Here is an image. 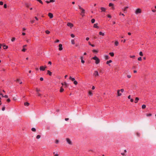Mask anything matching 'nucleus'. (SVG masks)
<instances>
[{
  "label": "nucleus",
  "instance_id": "obj_1",
  "mask_svg": "<svg viewBox=\"0 0 156 156\" xmlns=\"http://www.w3.org/2000/svg\"><path fill=\"white\" fill-rule=\"evenodd\" d=\"M92 59H93L95 61V63L96 64H99L100 62V60L96 56L92 57Z\"/></svg>",
  "mask_w": 156,
  "mask_h": 156
},
{
  "label": "nucleus",
  "instance_id": "obj_2",
  "mask_svg": "<svg viewBox=\"0 0 156 156\" xmlns=\"http://www.w3.org/2000/svg\"><path fill=\"white\" fill-rule=\"evenodd\" d=\"M79 6V8L80 9L81 11V15L82 16H84V13H85V10L82 8L80 6Z\"/></svg>",
  "mask_w": 156,
  "mask_h": 156
},
{
  "label": "nucleus",
  "instance_id": "obj_3",
  "mask_svg": "<svg viewBox=\"0 0 156 156\" xmlns=\"http://www.w3.org/2000/svg\"><path fill=\"white\" fill-rule=\"evenodd\" d=\"M66 141L67 143L69 145H72L73 143L71 140L69 138H66Z\"/></svg>",
  "mask_w": 156,
  "mask_h": 156
},
{
  "label": "nucleus",
  "instance_id": "obj_4",
  "mask_svg": "<svg viewBox=\"0 0 156 156\" xmlns=\"http://www.w3.org/2000/svg\"><path fill=\"white\" fill-rule=\"evenodd\" d=\"M142 12L141 9H140L138 8L136 9L135 11V13L136 14L141 13Z\"/></svg>",
  "mask_w": 156,
  "mask_h": 156
},
{
  "label": "nucleus",
  "instance_id": "obj_5",
  "mask_svg": "<svg viewBox=\"0 0 156 156\" xmlns=\"http://www.w3.org/2000/svg\"><path fill=\"white\" fill-rule=\"evenodd\" d=\"M94 76L96 77L99 76V74L98 71L95 70L94 71L93 74Z\"/></svg>",
  "mask_w": 156,
  "mask_h": 156
},
{
  "label": "nucleus",
  "instance_id": "obj_6",
  "mask_svg": "<svg viewBox=\"0 0 156 156\" xmlns=\"http://www.w3.org/2000/svg\"><path fill=\"white\" fill-rule=\"evenodd\" d=\"M46 68V66H41L40 67V69L41 71H44L45 70V69Z\"/></svg>",
  "mask_w": 156,
  "mask_h": 156
},
{
  "label": "nucleus",
  "instance_id": "obj_7",
  "mask_svg": "<svg viewBox=\"0 0 156 156\" xmlns=\"http://www.w3.org/2000/svg\"><path fill=\"white\" fill-rule=\"evenodd\" d=\"M67 26L71 28L73 27V24L70 23H67Z\"/></svg>",
  "mask_w": 156,
  "mask_h": 156
},
{
  "label": "nucleus",
  "instance_id": "obj_8",
  "mask_svg": "<svg viewBox=\"0 0 156 156\" xmlns=\"http://www.w3.org/2000/svg\"><path fill=\"white\" fill-rule=\"evenodd\" d=\"M62 44H59L58 45L59 48L58 49L59 51H61L62 50L63 48L62 47Z\"/></svg>",
  "mask_w": 156,
  "mask_h": 156
},
{
  "label": "nucleus",
  "instance_id": "obj_9",
  "mask_svg": "<svg viewBox=\"0 0 156 156\" xmlns=\"http://www.w3.org/2000/svg\"><path fill=\"white\" fill-rule=\"evenodd\" d=\"M62 84V86H64L65 87H68V84L66 82H64V83H61Z\"/></svg>",
  "mask_w": 156,
  "mask_h": 156
},
{
  "label": "nucleus",
  "instance_id": "obj_10",
  "mask_svg": "<svg viewBox=\"0 0 156 156\" xmlns=\"http://www.w3.org/2000/svg\"><path fill=\"white\" fill-rule=\"evenodd\" d=\"M27 46L26 45H25L23 46V49L22 50V51L23 52H25L26 50V49L25 48V47H26Z\"/></svg>",
  "mask_w": 156,
  "mask_h": 156
},
{
  "label": "nucleus",
  "instance_id": "obj_11",
  "mask_svg": "<svg viewBox=\"0 0 156 156\" xmlns=\"http://www.w3.org/2000/svg\"><path fill=\"white\" fill-rule=\"evenodd\" d=\"M48 16L50 19L52 18L53 17V15L51 13H49L48 14Z\"/></svg>",
  "mask_w": 156,
  "mask_h": 156
},
{
  "label": "nucleus",
  "instance_id": "obj_12",
  "mask_svg": "<svg viewBox=\"0 0 156 156\" xmlns=\"http://www.w3.org/2000/svg\"><path fill=\"white\" fill-rule=\"evenodd\" d=\"M117 96H119L122 95V93L120 92V90H117Z\"/></svg>",
  "mask_w": 156,
  "mask_h": 156
},
{
  "label": "nucleus",
  "instance_id": "obj_13",
  "mask_svg": "<svg viewBox=\"0 0 156 156\" xmlns=\"http://www.w3.org/2000/svg\"><path fill=\"white\" fill-rule=\"evenodd\" d=\"M83 57L82 56H80V58L81 59V62L83 64L85 62L84 61L83 59Z\"/></svg>",
  "mask_w": 156,
  "mask_h": 156
},
{
  "label": "nucleus",
  "instance_id": "obj_14",
  "mask_svg": "<svg viewBox=\"0 0 156 156\" xmlns=\"http://www.w3.org/2000/svg\"><path fill=\"white\" fill-rule=\"evenodd\" d=\"M53 154H54V156H58V152L57 151L54 152H53Z\"/></svg>",
  "mask_w": 156,
  "mask_h": 156
},
{
  "label": "nucleus",
  "instance_id": "obj_15",
  "mask_svg": "<svg viewBox=\"0 0 156 156\" xmlns=\"http://www.w3.org/2000/svg\"><path fill=\"white\" fill-rule=\"evenodd\" d=\"M101 12H105L106 11V9L104 7H101Z\"/></svg>",
  "mask_w": 156,
  "mask_h": 156
},
{
  "label": "nucleus",
  "instance_id": "obj_16",
  "mask_svg": "<svg viewBox=\"0 0 156 156\" xmlns=\"http://www.w3.org/2000/svg\"><path fill=\"white\" fill-rule=\"evenodd\" d=\"M99 34L100 35L104 36L105 35V33L102 32L101 31H100L99 32Z\"/></svg>",
  "mask_w": 156,
  "mask_h": 156
},
{
  "label": "nucleus",
  "instance_id": "obj_17",
  "mask_svg": "<svg viewBox=\"0 0 156 156\" xmlns=\"http://www.w3.org/2000/svg\"><path fill=\"white\" fill-rule=\"evenodd\" d=\"M119 44V42L117 41H116L115 42V45L116 46H117Z\"/></svg>",
  "mask_w": 156,
  "mask_h": 156
},
{
  "label": "nucleus",
  "instance_id": "obj_18",
  "mask_svg": "<svg viewBox=\"0 0 156 156\" xmlns=\"http://www.w3.org/2000/svg\"><path fill=\"white\" fill-rule=\"evenodd\" d=\"M112 62V61L111 60H109V61H107L106 62V64L109 65V66H110V65L109 64V63Z\"/></svg>",
  "mask_w": 156,
  "mask_h": 156
},
{
  "label": "nucleus",
  "instance_id": "obj_19",
  "mask_svg": "<svg viewBox=\"0 0 156 156\" xmlns=\"http://www.w3.org/2000/svg\"><path fill=\"white\" fill-rule=\"evenodd\" d=\"M94 27L95 28H98L99 27L98 26V23H95L94 24Z\"/></svg>",
  "mask_w": 156,
  "mask_h": 156
},
{
  "label": "nucleus",
  "instance_id": "obj_20",
  "mask_svg": "<svg viewBox=\"0 0 156 156\" xmlns=\"http://www.w3.org/2000/svg\"><path fill=\"white\" fill-rule=\"evenodd\" d=\"M88 95L92 96L93 95V93L90 90L88 92Z\"/></svg>",
  "mask_w": 156,
  "mask_h": 156
},
{
  "label": "nucleus",
  "instance_id": "obj_21",
  "mask_svg": "<svg viewBox=\"0 0 156 156\" xmlns=\"http://www.w3.org/2000/svg\"><path fill=\"white\" fill-rule=\"evenodd\" d=\"M69 79L70 80H71L72 81H73L75 80V79L74 78H72L71 76H70L69 77Z\"/></svg>",
  "mask_w": 156,
  "mask_h": 156
},
{
  "label": "nucleus",
  "instance_id": "obj_22",
  "mask_svg": "<svg viewBox=\"0 0 156 156\" xmlns=\"http://www.w3.org/2000/svg\"><path fill=\"white\" fill-rule=\"evenodd\" d=\"M139 98L138 97H136L135 98V103H137L138 101L139 100Z\"/></svg>",
  "mask_w": 156,
  "mask_h": 156
},
{
  "label": "nucleus",
  "instance_id": "obj_23",
  "mask_svg": "<svg viewBox=\"0 0 156 156\" xmlns=\"http://www.w3.org/2000/svg\"><path fill=\"white\" fill-rule=\"evenodd\" d=\"M47 73L48 74L49 76H51L52 75V73L49 70L47 71Z\"/></svg>",
  "mask_w": 156,
  "mask_h": 156
},
{
  "label": "nucleus",
  "instance_id": "obj_24",
  "mask_svg": "<svg viewBox=\"0 0 156 156\" xmlns=\"http://www.w3.org/2000/svg\"><path fill=\"white\" fill-rule=\"evenodd\" d=\"M71 42L72 44H75V41L74 39H72L71 41Z\"/></svg>",
  "mask_w": 156,
  "mask_h": 156
},
{
  "label": "nucleus",
  "instance_id": "obj_25",
  "mask_svg": "<svg viewBox=\"0 0 156 156\" xmlns=\"http://www.w3.org/2000/svg\"><path fill=\"white\" fill-rule=\"evenodd\" d=\"M109 54L112 57H113L114 56V53L113 52L109 53Z\"/></svg>",
  "mask_w": 156,
  "mask_h": 156
},
{
  "label": "nucleus",
  "instance_id": "obj_26",
  "mask_svg": "<svg viewBox=\"0 0 156 156\" xmlns=\"http://www.w3.org/2000/svg\"><path fill=\"white\" fill-rule=\"evenodd\" d=\"M24 105L26 106H28L29 105V103L27 102H26L24 103Z\"/></svg>",
  "mask_w": 156,
  "mask_h": 156
},
{
  "label": "nucleus",
  "instance_id": "obj_27",
  "mask_svg": "<svg viewBox=\"0 0 156 156\" xmlns=\"http://www.w3.org/2000/svg\"><path fill=\"white\" fill-rule=\"evenodd\" d=\"M16 81L17 82H18V83H20V84H21L22 83V81H20V80L19 79H17L16 80Z\"/></svg>",
  "mask_w": 156,
  "mask_h": 156
},
{
  "label": "nucleus",
  "instance_id": "obj_28",
  "mask_svg": "<svg viewBox=\"0 0 156 156\" xmlns=\"http://www.w3.org/2000/svg\"><path fill=\"white\" fill-rule=\"evenodd\" d=\"M3 47L4 49H7L8 48V46H6L5 45H3Z\"/></svg>",
  "mask_w": 156,
  "mask_h": 156
},
{
  "label": "nucleus",
  "instance_id": "obj_29",
  "mask_svg": "<svg viewBox=\"0 0 156 156\" xmlns=\"http://www.w3.org/2000/svg\"><path fill=\"white\" fill-rule=\"evenodd\" d=\"M64 90V89L63 88H62V87H61L60 88V92H62Z\"/></svg>",
  "mask_w": 156,
  "mask_h": 156
},
{
  "label": "nucleus",
  "instance_id": "obj_30",
  "mask_svg": "<svg viewBox=\"0 0 156 156\" xmlns=\"http://www.w3.org/2000/svg\"><path fill=\"white\" fill-rule=\"evenodd\" d=\"M95 20L94 19H92L91 20V22L92 23H93L95 22Z\"/></svg>",
  "mask_w": 156,
  "mask_h": 156
},
{
  "label": "nucleus",
  "instance_id": "obj_31",
  "mask_svg": "<svg viewBox=\"0 0 156 156\" xmlns=\"http://www.w3.org/2000/svg\"><path fill=\"white\" fill-rule=\"evenodd\" d=\"M152 115V114L151 113H149V114H146V116L147 117L148 116H151Z\"/></svg>",
  "mask_w": 156,
  "mask_h": 156
},
{
  "label": "nucleus",
  "instance_id": "obj_32",
  "mask_svg": "<svg viewBox=\"0 0 156 156\" xmlns=\"http://www.w3.org/2000/svg\"><path fill=\"white\" fill-rule=\"evenodd\" d=\"M16 39V38L15 37H13L11 39V41L12 42H13Z\"/></svg>",
  "mask_w": 156,
  "mask_h": 156
},
{
  "label": "nucleus",
  "instance_id": "obj_33",
  "mask_svg": "<svg viewBox=\"0 0 156 156\" xmlns=\"http://www.w3.org/2000/svg\"><path fill=\"white\" fill-rule=\"evenodd\" d=\"M31 130L33 132H35L36 131V129L35 128H33L31 129Z\"/></svg>",
  "mask_w": 156,
  "mask_h": 156
},
{
  "label": "nucleus",
  "instance_id": "obj_34",
  "mask_svg": "<svg viewBox=\"0 0 156 156\" xmlns=\"http://www.w3.org/2000/svg\"><path fill=\"white\" fill-rule=\"evenodd\" d=\"M73 83H74V84L75 85H76L78 83L77 82L76 80H75V81H74Z\"/></svg>",
  "mask_w": 156,
  "mask_h": 156
},
{
  "label": "nucleus",
  "instance_id": "obj_35",
  "mask_svg": "<svg viewBox=\"0 0 156 156\" xmlns=\"http://www.w3.org/2000/svg\"><path fill=\"white\" fill-rule=\"evenodd\" d=\"M2 97H4L6 98H7L8 97V96L7 95H5L4 96L3 95H2Z\"/></svg>",
  "mask_w": 156,
  "mask_h": 156
},
{
  "label": "nucleus",
  "instance_id": "obj_36",
  "mask_svg": "<svg viewBox=\"0 0 156 156\" xmlns=\"http://www.w3.org/2000/svg\"><path fill=\"white\" fill-rule=\"evenodd\" d=\"M105 57L106 59H108L109 58V56L108 55H105Z\"/></svg>",
  "mask_w": 156,
  "mask_h": 156
},
{
  "label": "nucleus",
  "instance_id": "obj_37",
  "mask_svg": "<svg viewBox=\"0 0 156 156\" xmlns=\"http://www.w3.org/2000/svg\"><path fill=\"white\" fill-rule=\"evenodd\" d=\"M146 107V105H142V109H144Z\"/></svg>",
  "mask_w": 156,
  "mask_h": 156
},
{
  "label": "nucleus",
  "instance_id": "obj_38",
  "mask_svg": "<svg viewBox=\"0 0 156 156\" xmlns=\"http://www.w3.org/2000/svg\"><path fill=\"white\" fill-rule=\"evenodd\" d=\"M41 137V136L40 135H37L36 136V138L37 139H39Z\"/></svg>",
  "mask_w": 156,
  "mask_h": 156
},
{
  "label": "nucleus",
  "instance_id": "obj_39",
  "mask_svg": "<svg viewBox=\"0 0 156 156\" xmlns=\"http://www.w3.org/2000/svg\"><path fill=\"white\" fill-rule=\"evenodd\" d=\"M45 33L46 34H48L50 33V32L49 30H46L45 31Z\"/></svg>",
  "mask_w": 156,
  "mask_h": 156
},
{
  "label": "nucleus",
  "instance_id": "obj_40",
  "mask_svg": "<svg viewBox=\"0 0 156 156\" xmlns=\"http://www.w3.org/2000/svg\"><path fill=\"white\" fill-rule=\"evenodd\" d=\"M136 135L138 137H139L140 136V133H136Z\"/></svg>",
  "mask_w": 156,
  "mask_h": 156
},
{
  "label": "nucleus",
  "instance_id": "obj_41",
  "mask_svg": "<svg viewBox=\"0 0 156 156\" xmlns=\"http://www.w3.org/2000/svg\"><path fill=\"white\" fill-rule=\"evenodd\" d=\"M37 1L39 2L41 4H43V3L41 0H37Z\"/></svg>",
  "mask_w": 156,
  "mask_h": 156
},
{
  "label": "nucleus",
  "instance_id": "obj_42",
  "mask_svg": "<svg viewBox=\"0 0 156 156\" xmlns=\"http://www.w3.org/2000/svg\"><path fill=\"white\" fill-rule=\"evenodd\" d=\"M113 4L112 3H110L109 4V7H111L112 6H113Z\"/></svg>",
  "mask_w": 156,
  "mask_h": 156
},
{
  "label": "nucleus",
  "instance_id": "obj_43",
  "mask_svg": "<svg viewBox=\"0 0 156 156\" xmlns=\"http://www.w3.org/2000/svg\"><path fill=\"white\" fill-rule=\"evenodd\" d=\"M139 55L141 56H142L143 55V53L142 51H140V52Z\"/></svg>",
  "mask_w": 156,
  "mask_h": 156
},
{
  "label": "nucleus",
  "instance_id": "obj_44",
  "mask_svg": "<svg viewBox=\"0 0 156 156\" xmlns=\"http://www.w3.org/2000/svg\"><path fill=\"white\" fill-rule=\"evenodd\" d=\"M5 105H4L3 106V107H2V110L3 111H4L5 110Z\"/></svg>",
  "mask_w": 156,
  "mask_h": 156
},
{
  "label": "nucleus",
  "instance_id": "obj_45",
  "mask_svg": "<svg viewBox=\"0 0 156 156\" xmlns=\"http://www.w3.org/2000/svg\"><path fill=\"white\" fill-rule=\"evenodd\" d=\"M70 35H71V37L72 38L74 37L75 36L73 34H71Z\"/></svg>",
  "mask_w": 156,
  "mask_h": 156
},
{
  "label": "nucleus",
  "instance_id": "obj_46",
  "mask_svg": "<svg viewBox=\"0 0 156 156\" xmlns=\"http://www.w3.org/2000/svg\"><path fill=\"white\" fill-rule=\"evenodd\" d=\"M36 91L37 92H38L40 91V90L39 89H38L37 88H36Z\"/></svg>",
  "mask_w": 156,
  "mask_h": 156
},
{
  "label": "nucleus",
  "instance_id": "obj_47",
  "mask_svg": "<svg viewBox=\"0 0 156 156\" xmlns=\"http://www.w3.org/2000/svg\"><path fill=\"white\" fill-rule=\"evenodd\" d=\"M93 52H96V53H97L98 52V51H97V50H95V49H94L93 50Z\"/></svg>",
  "mask_w": 156,
  "mask_h": 156
},
{
  "label": "nucleus",
  "instance_id": "obj_48",
  "mask_svg": "<svg viewBox=\"0 0 156 156\" xmlns=\"http://www.w3.org/2000/svg\"><path fill=\"white\" fill-rule=\"evenodd\" d=\"M119 15L120 16H121V15H122V16H125V15H124V14L123 13H122L121 12H120V13H119Z\"/></svg>",
  "mask_w": 156,
  "mask_h": 156
},
{
  "label": "nucleus",
  "instance_id": "obj_49",
  "mask_svg": "<svg viewBox=\"0 0 156 156\" xmlns=\"http://www.w3.org/2000/svg\"><path fill=\"white\" fill-rule=\"evenodd\" d=\"M55 0H50L49 1V2H55Z\"/></svg>",
  "mask_w": 156,
  "mask_h": 156
},
{
  "label": "nucleus",
  "instance_id": "obj_50",
  "mask_svg": "<svg viewBox=\"0 0 156 156\" xmlns=\"http://www.w3.org/2000/svg\"><path fill=\"white\" fill-rule=\"evenodd\" d=\"M138 60L139 61H141L142 60V58L141 57H139L138 58Z\"/></svg>",
  "mask_w": 156,
  "mask_h": 156
},
{
  "label": "nucleus",
  "instance_id": "obj_51",
  "mask_svg": "<svg viewBox=\"0 0 156 156\" xmlns=\"http://www.w3.org/2000/svg\"><path fill=\"white\" fill-rule=\"evenodd\" d=\"M126 39H124L123 40H121V42H123V43H125L126 42Z\"/></svg>",
  "mask_w": 156,
  "mask_h": 156
},
{
  "label": "nucleus",
  "instance_id": "obj_52",
  "mask_svg": "<svg viewBox=\"0 0 156 156\" xmlns=\"http://www.w3.org/2000/svg\"><path fill=\"white\" fill-rule=\"evenodd\" d=\"M59 42V41L58 40H57L55 42V43H58Z\"/></svg>",
  "mask_w": 156,
  "mask_h": 156
},
{
  "label": "nucleus",
  "instance_id": "obj_53",
  "mask_svg": "<svg viewBox=\"0 0 156 156\" xmlns=\"http://www.w3.org/2000/svg\"><path fill=\"white\" fill-rule=\"evenodd\" d=\"M3 4V3L2 1L0 2V5H2Z\"/></svg>",
  "mask_w": 156,
  "mask_h": 156
},
{
  "label": "nucleus",
  "instance_id": "obj_54",
  "mask_svg": "<svg viewBox=\"0 0 156 156\" xmlns=\"http://www.w3.org/2000/svg\"><path fill=\"white\" fill-rule=\"evenodd\" d=\"M120 90V92H121L122 93L124 91V89H122Z\"/></svg>",
  "mask_w": 156,
  "mask_h": 156
},
{
  "label": "nucleus",
  "instance_id": "obj_55",
  "mask_svg": "<svg viewBox=\"0 0 156 156\" xmlns=\"http://www.w3.org/2000/svg\"><path fill=\"white\" fill-rule=\"evenodd\" d=\"M59 142V140H56L55 141V143L56 144H58Z\"/></svg>",
  "mask_w": 156,
  "mask_h": 156
},
{
  "label": "nucleus",
  "instance_id": "obj_56",
  "mask_svg": "<svg viewBox=\"0 0 156 156\" xmlns=\"http://www.w3.org/2000/svg\"><path fill=\"white\" fill-rule=\"evenodd\" d=\"M4 7L5 8H7V5L6 4H5L4 5Z\"/></svg>",
  "mask_w": 156,
  "mask_h": 156
},
{
  "label": "nucleus",
  "instance_id": "obj_57",
  "mask_svg": "<svg viewBox=\"0 0 156 156\" xmlns=\"http://www.w3.org/2000/svg\"><path fill=\"white\" fill-rule=\"evenodd\" d=\"M26 41L27 43H30V40H27Z\"/></svg>",
  "mask_w": 156,
  "mask_h": 156
},
{
  "label": "nucleus",
  "instance_id": "obj_58",
  "mask_svg": "<svg viewBox=\"0 0 156 156\" xmlns=\"http://www.w3.org/2000/svg\"><path fill=\"white\" fill-rule=\"evenodd\" d=\"M37 95L39 96H40L41 95V94H40L38 92L37 93Z\"/></svg>",
  "mask_w": 156,
  "mask_h": 156
},
{
  "label": "nucleus",
  "instance_id": "obj_59",
  "mask_svg": "<svg viewBox=\"0 0 156 156\" xmlns=\"http://www.w3.org/2000/svg\"><path fill=\"white\" fill-rule=\"evenodd\" d=\"M13 100L14 101H16L17 100V99L16 97H14L13 98Z\"/></svg>",
  "mask_w": 156,
  "mask_h": 156
},
{
  "label": "nucleus",
  "instance_id": "obj_60",
  "mask_svg": "<svg viewBox=\"0 0 156 156\" xmlns=\"http://www.w3.org/2000/svg\"><path fill=\"white\" fill-rule=\"evenodd\" d=\"M40 80L41 81H42L43 80V77H41L40 78Z\"/></svg>",
  "mask_w": 156,
  "mask_h": 156
},
{
  "label": "nucleus",
  "instance_id": "obj_61",
  "mask_svg": "<svg viewBox=\"0 0 156 156\" xmlns=\"http://www.w3.org/2000/svg\"><path fill=\"white\" fill-rule=\"evenodd\" d=\"M34 22V20H30V22L31 23H33Z\"/></svg>",
  "mask_w": 156,
  "mask_h": 156
},
{
  "label": "nucleus",
  "instance_id": "obj_62",
  "mask_svg": "<svg viewBox=\"0 0 156 156\" xmlns=\"http://www.w3.org/2000/svg\"><path fill=\"white\" fill-rule=\"evenodd\" d=\"M7 101L8 102H9L10 101V99L9 98V99H8L7 100Z\"/></svg>",
  "mask_w": 156,
  "mask_h": 156
},
{
  "label": "nucleus",
  "instance_id": "obj_63",
  "mask_svg": "<svg viewBox=\"0 0 156 156\" xmlns=\"http://www.w3.org/2000/svg\"><path fill=\"white\" fill-rule=\"evenodd\" d=\"M89 38L88 37H87L86 38V41H88L89 40Z\"/></svg>",
  "mask_w": 156,
  "mask_h": 156
},
{
  "label": "nucleus",
  "instance_id": "obj_64",
  "mask_svg": "<svg viewBox=\"0 0 156 156\" xmlns=\"http://www.w3.org/2000/svg\"><path fill=\"white\" fill-rule=\"evenodd\" d=\"M130 101L131 102H133V98H131Z\"/></svg>",
  "mask_w": 156,
  "mask_h": 156
}]
</instances>
